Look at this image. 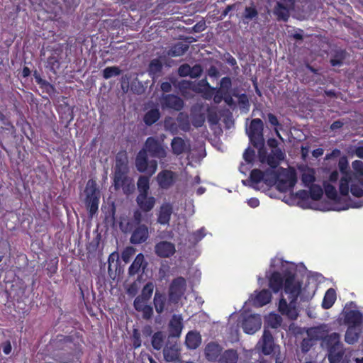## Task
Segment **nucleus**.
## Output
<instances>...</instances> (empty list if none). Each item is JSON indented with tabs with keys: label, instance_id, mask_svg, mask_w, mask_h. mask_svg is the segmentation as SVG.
<instances>
[{
	"label": "nucleus",
	"instance_id": "f257e3e1",
	"mask_svg": "<svg viewBox=\"0 0 363 363\" xmlns=\"http://www.w3.org/2000/svg\"><path fill=\"white\" fill-rule=\"evenodd\" d=\"M268 281L269 287L274 294L280 291L284 287L285 294L288 295L289 303L284 297L280 298L279 312L290 320H296L298 316L297 301L301 292V283L296 281V276L291 272L286 273L284 279L281 273L277 271L271 274Z\"/></svg>",
	"mask_w": 363,
	"mask_h": 363
},
{
	"label": "nucleus",
	"instance_id": "f03ea898",
	"mask_svg": "<svg viewBox=\"0 0 363 363\" xmlns=\"http://www.w3.org/2000/svg\"><path fill=\"white\" fill-rule=\"evenodd\" d=\"M263 130V121L260 118H254L251 121L247 130L250 143L255 148L259 150V155L262 162L264 161V159L266 157Z\"/></svg>",
	"mask_w": 363,
	"mask_h": 363
},
{
	"label": "nucleus",
	"instance_id": "7ed1b4c3",
	"mask_svg": "<svg viewBox=\"0 0 363 363\" xmlns=\"http://www.w3.org/2000/svg\"><path fill=\"white\" fill-rule=\"evenodd\" d=\"M84 191L86 194L84 203L89 216L92 217L98 211L100 199L99 191L96 182L89 179Z\"/></svg>",
	"mask_w": 363,
	"mask_h": 363
},
{
	"label": "nucleus",
	"instance_id": "20e7f679",
	"mask_svg": "<svg viewBox=\"0 0 363 363\" xmlns=\"http://www.w3.org/2000/svg\"><path fill=\"white\" fill-rule=\"evenodd\" d=\"M135 164L139 172L147 173L149 176H152L157 169V162L149 160L147 151L143 149L137 154Z\"/></svg>",
	"mask_w": 363,
	"mask_h": 363
},
{
	"label": "nucleus",
	"instance_id": "39448f33",
	"mask_svg": "<svg viewBox=\"0 0 363 363\" xmlns=\"http://www.w3.org/2000/svg\"><path fill=\"white\" fill-rule=\"evenodd\" d=\"M128 173L113 174V184L116 191L121 189L124 194L129 196L135 191V186L133 179Z\"/></svg>",
	"mask_w": 363,
	"mask_h": 363
},
{
	"label": "nucleus",
	"instance_id": "423d86ee",
	"mask_svg": "<svg viewBox=\"0 0 363 363\" xmlns=\"http://www.w3.org/2000/svg\"><path fill=\"white\" fill-rule=\"evenodd\" d=\"M143 150H145L150 157L160 160H164L167 155L166 147L155 137H148L146 139Z\"/></svg>",
	"mask_w": 363,
	"mask_h": 363
},
{
	"label": "nucleus",
	"instance_id": "0eeeda50",
	"mask_svg": "<svg viewBox=\"0 0 363 363\" xmlns=\"http://www.w3.org/2000/svg\"><path fill=\"white\" fill-rule=\"evenodd\" d=\"M186 282L184 277H179L172 280L169 291V302L177 303L186 290Z\"/></svg>",
	"mask_w": 363,
	"mask_h": 363
},
{
	"label": "nucleus",
	"instance_id": "6e6552de",
	"mask_svg": "<svg viewBox=\"0 0 363 363\" xmlns=\"http://www.w3.org/2000/svg\"><path fill=\"white\" fill-rule=\"evenodd\" d=\"M261 325L262 320L259 315H250L243 320L242 328L245 333L254 334L260 329Z\"/></svg>",
	"mask_w": 363,
	"mask_h": 363
},
{
	"label": "nucleus",
	"instance_id": "1a4fd4ad",
	"mask_svg": "<svg viewBox=\"0 0 363 363\" xmlns=\"http://www.w3.org/2000/svg\"><path fill=\"white\" fill-rule=\"evenodd\" d=\"M176 173L169 169L162 170L157 176V181L160 188L167 189L171 187L176 181Z\"/></svg>",
	"mask_w": 363,
	"mask_h": 363
},
{
	"label": "nucleus",
	"instance_id": "9d476101",
	"mask_svg": "<svg viewBox=\"0 0 363 363\" xmlns=\"http://www.w3.org/2000/svg\"><path fill=\"white\" fill-rule=\"evenodd\" d=\"M155 254L161 258H169L174 255L176 248L174 243L169 241H160L155 246Z\"/></svg>",
	"mask_w": 363,
	"mask_h": 363
},
{
	"label": "nucleus",
	"instance_id": "9b49d317",
	"mask_svg": "<svg viewBox=\"0 0 363 363\" xmlns=\"http://www.w3.org/2000/svg\"><path fill=\"white\" fill-rule=\"evenodd\" d=\"M297 182L295 172L287 173L282 178L277 179V188L280 191L286 192L293 189Z\"/></svg>",
	"mask_w": 363,
	"mask_h": 363
},
{
	"label": "nucleus",
	"instance_id": "f8f14e48",
	"mask_svg": "<svg viewBox=\"0 0 363 363\" xmlns=\"http://www.w3.org/2000/svg\"><path fill=\"white\" fill-rule=\"evenodd\" d=\"M162 106L179 111L184 107V101L177 95L167 94L162 97Z\"/></svg>",
	"mask_w": 363,
	"mask_h": 363
},
{
	"label": "nucleus",
	"instance_id": "ddd939ff",
	"mask_svg": "<svg viewBox=\"0 0 363 363\" xmlns=\"http://www.w3.org/2000/svg\"><path fill=\"white\" fill-rule=\"evenodd\" d=\"M270 174L273 176V180L270 181L268 177V172H262L259 169H254L250 172V180L252 184H257L262 181H264L266 184H271L274 182V180H277V174L272 171Z\"/></svg>",
	"mask_w": 363,
	"mask_h": 363
},
{
	"label": "nucleus",
	"instance_id": "4468645a",
	"mask_svg": "<svg viewBox=\"0 0 363 363\" xmlns=\"http://www.w3.org/2000/svg\"><path fill=\"white\" fill-rule=\"evenodd\" d=\"M182 317L181 315L174 314L169 323V336L179 337L183 329Z\"/></svg>",
	"mask_w": 363,
	"mask_h": 363
},
{
	"label": "nucleus",
	"instance_id": "2eb2a0df",
	"mask_svg": "<svg viewBox=\"0 0 363 363\" xmlns=\"http://www.w3.org/2000/svg\"><path fill=\"white\" fill-rule=\"evenodd\" d=\"M274 337L271 332L268 330H264L262 337V353L264 355H269L274 352Z\"/></svg>",
	"mask_w": 363,
	"mask_h": 363
},
{
	"label": "nucleus",
	"instance_id": "dca6fc26",
	"mask_svg": "<svg viewBox=\"0 0 363 363\" xmlns=\"http://www.w3.org/2000/svg\"><path fill=\"white\" fill-rule=\"evenodd\" d=\"M136 203L142 211L149 212L154 208L156 199L152 196H149L148 194H138L136 197Z\"/></svg>",
	"mask_w": 363,
	"mask_h": 363
},
{
	"label": "nucleus",
	"instance_id": "f3484780",
	"mask_svg": "<svg viewBox=\"0 0 363 363\" xmlns=\"http://www.w3.org/2000/svg\"><path fill=\"white\" fill-rule=\"evenodd\" d=\"M363 321L362 313L358 310H351L346 313L345 322L352 328L359 327Z\"/></svg>",
	"mask_w": 363,
	"mask_h": 363
},
{
	"label": "nucleus",
	"instance_id": "a211bd4d",
	"mask_svg": "<svg viewBox=\"0 0 363 363\" xmlns=\"http://www.w3.org/2000/svg\"><path fill=\"white\" fill-rule=\"evenodd\" d=\"M148 238V228L145 225H139L133 232L130 242L133 244H141Z\"/></svg>",
	"mask_w": 363,
	"mask_h": 363
},
{
	"label": "nucleus",
	"instance_id": "6ab92c4d",
	"mask_svg": "<svg viewBox=\"0 0 363 363\" xmlns=\"http://www.w3.org/2000/svg\"><path fill=\"white\" fill-rule=\"evenodd\" d=\"M221 352L222 347L215 342L208 343L204 350L206 358L211 362H216Z\"/></svg>",
	"mask_w": 363,
	"mask_h": 363
},
{
	"label": "nucleus",
	"instance_id": "aec40b11",
	"mask_svg": "<svg viewBox=\"0 0 363 363\" xmlns=\"http://www.w3.org/2000/svg\"><path fill=\"white\" fill-rule=\"evenodd\" d=\"M201 344V335L196 330H191L187 333L185 337V345L189 350H196Z\"/></svg>",
	"mask_w": 363,
	"mask_h": 363
},
{
	"label": "nucleus",
	"instance_id": "412c9836",
	"mask_svg": "<svg viewBox=\"0 0 363 363\" xmlns=\"http://www.w3.org/2000/svg\"><path fill=\"white\" fill-rule=\"evenodd\" d=\"M128 157L125 152H120L116 157V165L113 174L128 172Z\"/></svg>",
	"mask_w": 363,
	"mask_h": 363
},
{
	"label": "nucleus",
	"instance_id": "4be33fe9",
	"mask_svg": "<svg viewBox=\"0 0 363 363\" xmlns=\"http://www.w3.org/2000/svg\"><path fill=\"white\" fill-rule=\"evenodd\" d=\"M285 158V153L280 149L272 150L271 153L267 157V162L270 167L277 168L280 162Z\"/></svg>",
	"mask_w": 363,
	"mask_h": 363
},
{
	"label": "nucleus",
	"instance_id": "5701e85b",
	"mask_svg": "<svg viewBox=\"0 0 363 363\" xmlns=\"http://www.w3.org/2000/svg\"><path fill=\"white\" fill-rule=\"evenodd\" d=\"M328 360L330 363H340L344 355L342 343L339 345H333L328 348Z\"/></svg>",
	"mask_w": 363,
	"mask_h": 363
},
{
	"label": "nucleus",
	"instance_id": "b1692460",
	"mask_svg": "<svg viewBox=\"0 0 363 363\" xmlns=\"http://www.w3.org/2000/svg\"><path fill=\"white\" fill-rule=\"evenodd\" d=\"M147 263L145 262L144 255L142 253H139L136 255L134 261L128 268V274L130 276H134L140 272L141 268L143 271L145 269Z\"/></svg>",
	"mask_w": 363,
	"mask_h": 363
},
{
	"label": "nucleus",
	"instance_id": "393cba45",
	"mask_svg": "<svg viewBox=\"0 0 363 363\" xmlns=\"http://www.w3.org/2000/svg\"><path fill=\"white\" fill-rule=\"evenodd\" d=\"M258 17V10L254 3H252L250 6L245 8L241 18L244 24H248L250 21H257Z\"/></svg>",
	"mask_w": 363,
	"mask_h": 363
},
{
	"label": "nucleus",
	"instance_id": "a878e982",
	"mask_svg": "<svg viewBox=\"0 0 363 363\" xmlns=\"http://www.w3.org/2000/svg\"><path fill=\"white\" fill-rule=\"evenodd\" d=\"M171 147L174 155H179L189 150V145L180 137H174L171 142Z\"/></svg>",
	"mask_w": 363,
	"mask_h": 363
},
{
	"label": "nucleus",
	"instance_id": "bb28decb",
	"mask_svg": "<svg viewBox=\"0 0 363 363\" xmlns=\"http://www.w3.org/2000/svg\"><path fill=\"white\" fill-rule=\"evenodd\" d=\"M173 209L170 203L163 204L160 207L157 222L161 225H168L171 218Z\"/></svg>",
	"mask_w": 363,
	"mask_h": 363
},
{
	"label": "nucleus",
	"instance_id": "cd10ccee",
	"mask_svg": "<svg viewBox=\"0 0 363 363\" xmlns=\"http://www.w3.org/2000/svg\"><path fill=\"white\" fill-rule=\"evenodd\" d=\"M162 69L163 65L162 62L160 60V59L155 58L150 61L147 68V72L149 76L152 79H155L156 78L161 76Z\"/></svg>",
	"mask_w": 363,
	"mask_h": 363
},
{
	"label": "nucleus",
	"instance_id": "c85d7f7f",
	"mask_svg": "<svg viewBox=\"0 0 363 363\" xmlns=\"http://www.w3.org/2000/svg\"><path fill=\"white\" fill-rule=\"evenodd\" d=\"M272 300V293L268 289H262L257 293L253 299V304L262 307L269 303Z\"/></svg>",
	"mask_w": 363,
	"mask_h": 363
},
{
	"label": "nucleus",
	"instance_id": "c756f323",
	"mask_svg": "<svg viewBox=\"0 0 363 363\" xmlns=\"http://www.w3.org/2000/svg\"><path fill=\"white\" fill-rule=\"evenodd\" d=\"M161 113L157 108H153L147 111L143 116V122L147 126L155 123L160 118Z\"/></svg>",
	"mask_w": 363,
	"mask_h": 363
},
{
	"label": "nucleus",
	"instance_id": "7c9ffc66",
	"mask_svg": "<svg viewBox=\"0 0 363 363\" xmlns=\"http://www.w3.org/2000/svg\"><path fill=\"white\" fill-rule=\"evenodd\" d=\"M155 311L158 314L163 313L167 303V297L164 294L156 291L153 299Z\"/></svg>",
	"mask_w": 363,
	"mask_h": 363
},
{
	"label": "nucleus",
	"instance_id": "2f4dec72",
	"mask_svg": "<svg viewBox=\"0 0 363 363\" xmlns=\"http://www.w3.org/2000/svg\"><path fill=\"white\" fill-rule=\"evenodd\" d=\"M164 358L167 362L176 361L179 357V350L176 345H167L163 350Z\"/></svg>",
	"mask_w": 363,
	"mask_h": 363
},
{
	"label": "nucleus",
	"instance_id": "473e14b6",
	"mask_svg": "<svg viewBox=\"0 0 363 363\" xmlns=\"http://www.w3.org/2000/svg\"><path fill=\"white\" fill-rule=\"evenodd\" d=\"M325 196L336 203H340L341 197L337 194L335 187L328 182H323Z\"/></svg>",
	"mask_w": 363,
	"mask_h": 363
},
{
	"label": "nucleus",
	"instance_id": "72a5a7b5",
	"mask_svg": "<svg viewBox=\"0 0 363 363\" xmlns=\"http://www.w3.org/2000/svg\"><path fill=\"white\" fill-rule=\"evenodd\" d=\"M189 48L186 43L178 42L169 50L167 54L172 57H179L183 55Z\"/></svg>",
	"mask_w": 363,
	"mask_h": 363
},
{
	"label": "nucleus",
	"instance_id": "f704fd0d",
	"mask_svg": "<svg viewBox=\"0 0 363 363\" xmlns=\"http://www.w3.org/2000/svg\"><path fill=\"white\" fill-rule=\"evenodd\" d=\"M238 354L233 349L225 350L218 359V363H237Z\"/></svg>",
	"mask_w": 363,
	"mask_h": 363
},
{
	"label": "nucleus",
	"instance_id": "c9c22d12",
	"mask_svg": "<svg viewBox=\"0 0 363 363\" xmlns=\"http://www.w3.org/2000/svg\"><path fill=\"white\" fill-rule=\"evenodd\" d=\"M336 301V292L335 289L330 288L327 290L324 296L322 307L324 309H329L333 306Z\"/></svg>",
	"mask_w": 363,
	"mask_h": 363
},
{
	"label": "nucleus",
	"instance_id": "e433bc0d",
	"mask_svg": "<svg viewBox=\"0 0 363 363\" xmlns=\"http://www.w3.org/2000/svg\"><path fill=\"white\" fill-rule=\"evenodd\" d=\"M352 177L350 174L344 175L340 181L339 186L340 194L342 196H347L350 191V185L351 186Z\"/></svg>",
	"mask_w": 363,
	"mask_h": 363
},
{
	"label": "nucleus",
	"instance_id": "4c0bfd02",
	"mask_svg": "<svg viewBox=\"0 0 363 363\" xmlns=\"http://www.w3.org/2000/svg\"><path fill=\"white\" fill-rule=\"evenodd\" d=\"M151 176L141 175L139 177L137 187L139 191V194H148L150 189V177Z\"/></svg>",
	"mask_w": 363,
	"mask_h": 363
},
{
	"label": "nucleus",
	"instance_id": "58836bf2",
	"mask_svg": "<svg viewBox=\"0 0 363 363\" xmlns=\"http://www.w3.org/2000/svg\"><path fill=\"white\" fill-rule=\"evenodd\" d=\"M354 169V173L351 175L352 179H356L362 184H363V162L360 160H355L352 164Z\"/></svg>",
	"mask_w": 363,
	"mask_h": 363
},
{
	"label": "nucleus",
	"instance_id": "ea45409f",
	"mask_svg": "<svg viewBox=\"0 0 363 363\" xmlns=\"http://www.w3.org/2000/svg\"><path fill=\"white\" fill-rule=\"evenodd\" d=\"M346 57V51L344 50H337L332 55L330 60V65L333 67L340 66Z\"/></svg>",
	"mask_w": 363,
	"mask_h": 363
},
{
	"label": "nucleus",
	"instance_id": "a19ab883",
	"mask_svg": "<svg viewBox=\"0 0 363 363\" xmlns=\"http://www.w3.org/2000/svg\"><path fill=\"white\" fill-rule=\"evenodd\" d=\"M274 13L277 16V19L279 21L282 20L284 21H287L289 17V11L287 10L286 7L280 2L277 4Z\"/></svg>",
	"mask_w": 363,
	"mask_h": 363
},
{
	"label": "nucleus",
	"instance_id": "79ce46f5",
	"mask_svg": "<svg viewBox=\"0 0 363 363\" xmlns=\"http://www.w3.org/2000/svg\"><path fill=\"white\" fill-rule=\"evenodd\" d=\"M362 187L363 184H362L358 180H356V179H351L350 192L354 196L357 198H361L363 196Z\"/></svg>",
	"mask_w": 363,
	"mask_h": 363
},
{
	"label": "nucleus",
	"instance_id": "37998d69",
	"mask_svg": "<svg viewBox=\"0 0 363 363\" xmlns=\"http://www.w3.org/2000/svg\"><path fill=\"white\" fill-rule=\"evenodd\" d=\"M164 337L162 332L158 331L153 334L152 337V345L156 350H160L164 345Z\"/></svg>",
	"mask_w": 363,
	"mask_h": 363
},
{
	"label": "nucleus",
	"instance_id": "c03bdc74",
	"mask_svg": "<svg viewBox=\"0 0 363 363\" xmlns=\"http://www.w3.org/2000/svg\"><path fill=\"white\" fill-rule=\"evenodd\" d=\"M323 340L327 346V348H329L333 345L337 346L342 343L340 341V335L337 333H333L326 335Z\"/></svg>",
	"mask_w": 363,
	"mask_h": 363
},
{
	"label": "nucleus",
	"instance_id": "a18cd8bd",
	"mask_svg": "<svg viewBox=\"0 0 363 363\" xmlns=\"http://www.w3.org/2000/svg\"><path fill=\"white\" fill-rule=\"evenodd\" d=\"M356 328L349 326L346 330L345 340L347 343L352 345L359 339V334L355 332Z\"/></svg>",
	"mask_w": 363,
	"mask_h": 363
},
{
	"label": "nucleus",
	"instance_id": "49530a36",
	"mask_svg": "<svg viewBox=\"0 0 363 363\" xmlns=\"http://www.w3.org/2000/svg\"><path fill=\"white\" fill-rule=\"evenodd\" d=\"M301 181L306 187H309L313 185L315 181L314 172L313 169H310L308 172H303L301 175Z\"/></svg>",
	"mask_w": 363,
	"mask_h": 363
},
{
	"label": "nucleus",
	"instance_id": "de8ad7c7",
	"mask_svg": "<svg viewBox=\"0 0 363 363\" xmlns=\"http://www.w3.org/2000/svg\"><path fill=\"white\" fill-rule=\"evenodd\" d=\"M311 199L313 201L320 200L323 194V190L320 185L313 184L308 187Z\"/></svg>",
	"mask_w": 363,
	"mask_h": 363
},
{
	"label": "nucleus",
	"instance_id": "09e8293b",
	"mask_svg": "<svg viewBox=\"0 0 363 363\" xmlns=\"http://www.w3.org/2000/svg\"><path fill=\"white\" fill-rule=\"evenodd\" d=\"M121 74V69L116 66L107 67L103 70V77L106 79L119 76Z\"/></svg>",
	"mask_w": 363,
	"mask_h": 363
},
{
	"label": "nucleus",
	"instance_id": "8fccbe9b",
	"mask_svg": "<svg viewBox=\"0 0 363 363\" xmlns=\"http://www.w3.org/2000/svg\"><path fill=\"white\" fill-rule=\"evenodd\" d=\"M153 290H154V284L152 282L149 281L143 286L142 291H141V294L139 296H142L145 299L149 301L150 299V298L152 297Z\"/></svg>",
	"mask_w": 363,
	"mask_h": 363
},
{
	"label": "nucleus",
	"instance_id": "3c124183",
	"mask_svg": "<svg viewBox=\"0 0 363 363\" xmlns=\"http://www.w3.org/2000/svg\"><path fill=\"white\" fill-rule=\"evenodd\" d=\"M47 67L50 69V70L54 73L56 72V70L60 67V61L57 56L51 55L47 60Z\"/></svg>",
	"mask_w": 363,
	"mask_h": 363
},
{
	"label": "nucleus",
	"instance_id": "603ef678",
	"mask_svg": "<svg viewBox=\"0 0 363 363\" xmlns=\"http://www.w3.org/2000/svg\"><path fill=\"white\" fill-rule=\"evenodd\" d=\"M58 269V259L56 257L54 259L50 260L47 264L46 270L50 277L55 274Z\"/></svg>",
	"mask_w": 363,
	"mask_h": 363
},
{
	"label": "nucleus",
	"instance_id": "864d4df0",
	"mask_svg": "<svg viewBox=\"0 0 363 363\" xmlns=\"http://www.w3.org/2000/svg\"><path fill=\"white\" fill-rule=\"evenodd\" d=\"M232 86V82L230 77H224L220 80V87L218 89V93H228Z\"/></svg>",
	"mask_w": 363,
	"mask_h": 363
},
{
	"label": "nucleus",
	"instance_id": "5fc2aeb1",
	"mask_svg": "<svg viewBox=\"0 0 363 363\" xmlns=\"http://www.w3.org/2000/svg\"><path fill=\"white\" fill-rule=\"evenodd\" d=\"M191 85H192L191 82L186 81V80H182L179 83V88L182 91H183L184 90H187V89H192L195 92H198V93H200L202 91L201 89H199L196 86L191 87Z\"/></svg>",
	"mask_w": 363,
	"mask_h": 363
},
{
	"label": "nucleus",
	"instance_id": "6e6d98bb",
	"mask_svg": "<svg viewBox=\"0 0 363 363\" xmlns=\"http://www.w3.org/2000/svg\"><path fill=\"white\" fill-rule=\"evenodd\" d=\"M138 311L143 313V318L145 320H149L153 315V308L150 305L148 304L145 305Z\"/></svg>",
	"mask_w": 363,
	"mask_h": 363
},
{
	"label": "nucleus",
	"instance_id": "4d7b16f0",
	"mask_svg": "<svg viewBox=\"0 0 363 363\" xmlns=\"http://www.w3.org/2000/svg\"><path fill=\"white\" fill-rule=\"evenodd\" d=\"M135 250L133 247H126L121 253V258L125 263L130 262V257L135 254Z\"/></svg>",
	"mask_w": 363,
	"mask_h": 363
},
{
	"label": "nucleus",
	"instance_id": "13d9d810",
	"mask_svg": "<svg viewBox=\"0 0 363 363\" xmlns=\"http://www.w3.org/2000/svg\"><path fill=\"white\" fill-rule=\"evenodd\" d=\"M177 73L181 77H190V65L186 63L181 65L178 68Z\"/></svg>",
	"mask_w": 363,
	"mask_h": 363
},
{
	"label": "nucleus",
	"instance_id": "bf43d9fd",
	"mask_svg": "<svg viewBox=\"0 0 363 363\" xmlns=\"http://www.w3.org/2000/svg\"><path fill=\"white\" fill-rule=\"evenodd\" d=\"M190 72L191 78H198L201 75L203 72V67L200 64H196L192 67L190 66Z\"/></svg>",
	"mask_w": 363,
	"mask_h": 363
},
{
	"label": "nucleus",
	"instance_id": "052dcab7",
	"mask_svg": "<svg viewBox=\"0 0 363 363\" xmlns=\"http://www.w3.org/2000/svg\"><path fill=\"white\" fill-rule=\"evenodd\" d=\"M338 167L340 170V172L344 174V175H346V174H350L348 172H347V169H348V161H347V159L346 157L343 156V157H341L340 159H339V161H338Z\"/></svg>",
	"mask_w": 363,
	"mask_h": 363
},
{
	"label": "nucleus",
	"instance_id": "680f3d73",
	"mask_svg": "<svg viewBox=\"0 0 363 363\" xmlns=\"http://www.w3.org/2000/svg\"><path fill=\"white\" fill-rule=\"evenodd\" d=\"M140 333L138 329L133 330V346L135 349L139 348L141 346Z\"/></svg>",
	"mask_w": 363,
	"mask_h": 363
},
{
	"label": "nucleus",
	"instance_id": "e2e57ef3",
	"mask_svg": "<svg viewBox=\"0 0 363 363\" xmlns=\"http://www.w3.org/2000/svg\"><path fill=\"white\" fill-rule=\"evenodd\" d=\"M281 323V318L279 315L274 314L269 316V324L272 328H277Z\"/></svg>",
	"mask_w": 363,
	"mask_h": 363
},
{
	"label": "nucleus",
	"instance_id": "0e129e2a",
	"mask_svg": "<svg viewBox=\"0 0 363 363\" xmlns=\"http://www.w3.org/2000/svg\"><path fill=\"white\" fill-rule=\"evenodd\" d=\"M148 301L143 298L142 296H138L133 302L135 309L138 311L143 306L147 304Z\"/></svg>",
	"mask_w": 363,
	"mask_h": 363
},
{
	"label": "nucleus",
	"instance_id": "69168bd1",
	"mask_svg": "<svg viewBox=\"0 0 363 363\" xmlns=\"http://www.w3.org/2000/svg\"><path fill=\"white\" fill-rule=\"evenodd\" d=\"M238 103L240 108L249 110L250 103L246 94H242L239 96Z\"/></svg>",
	"mask_w": 363,
	"mask_h": 363
},
{
	"label": "nucleus",
	"instance_id": "338daca9",
	"mask_svg": "<svg viewBox=\"0 0 363 363\" xmlns=\"http://www.w3.org/2000/svg\"><path fill=\"white\" fill-rule=\"evenodd\" d=\"M255 155V150L248 147L245 150L243 154V158L247 163H251L254 161Z\"/></svg>",
	"mask_w": 363,
	"mask_h": 363
},
{
	"label": "nucleus",
	"instance_id": "774afa93",
	"mask_svg": "<svg viewBox=\"0 0 363 363\" xmlns=\"http://www.w3.org/2000/svg\"><path fill=\"white\" fill-rule=\"evenodd\" d=\"M205 122V118L203 114H199L193 118L192 124L196 128L201 127Z\"/></svg>",
	"mask_w": 363,
	"mask_h": 363
}]
</instances>
